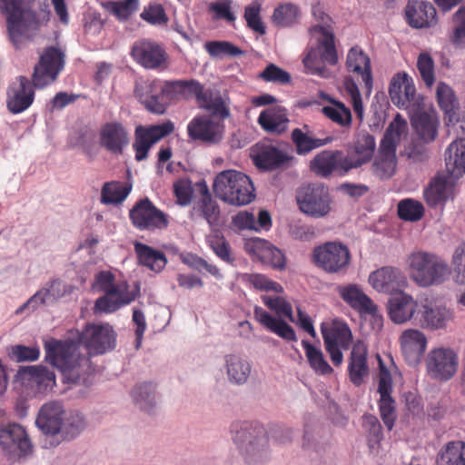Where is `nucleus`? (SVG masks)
<instances>
[{"label":"nucleus","instance_id":"nucleus-1","mask_svg":"<svg viewBox=\"0 0 465 465\" xmlns=\"http://www.w3.org/2000/svg\"><path fill=\"white\" fill-rule=\"evenodd\" d=\"M45 361L58 369L64 382L80 384L92 371L89 357L79 351V343L72 340L50 339L45 341Z\"/></svg>","mask_w":465,"mask_h":465},{"label":"nucleus","instance_id":"nucleus-2","mask_svg":"<svg viewBox=\"0 0 465 465\" xmlns=\"http://www.w3.org/2000/svg\"><path fill=\"white\" fill-rule=\"evenodd\" d=\"M34 0H0V11L6 15L10 40L19 48L25 40L32 39L49 20V13L32 10Z\"/></svg>","mask_w":465,"mask_h":465},{"label":"nucleus","instance_id":"nucleus-3","mask_svg":"<svg viewBox=\"0 0 465 465\" xmlns=\"http://www.w3.org/2000/svg\"><path fill=\"white\" fill-rule=\"evenodd\" d=\"M232 439L247 465H258L269 459L268 437L258 422L236 421L231 427Z\"/></svg>","mask_w":465,"mask_h":465},{"label":"nucleus","instance_id":"nucleus-4","mask_svg":"<svg viewBox=\"0 0 465 465\" xmlns=\"http://www.w3.org/2000/svg\"><path fill=\"white\" fill-rule=\"evenodd\" d=\"M264 304L275 313L271 315L259 306L254 308V319L264 328L286 341H297L293 328L283 319L294 322L292 304L283 297L278 295H263Z\"/></svg>","mask_w":465,"mask_h":465},{"label":"nucleus","instance_id":"nucleus-5","mask_svg":"<svg viewBox=\"0 0 465 465\" xmlns=\"http://www.w3.org/2000/svg\"><path fill=\"white\" fill-rule=\"evenodd\" d=\"M213 187L215 196L231 205H246L255 198L254 186L249 176L235 170L219 173Z\"/></svg>","mask_w":465,"mask_h":465},{"label":"nucleus","instance_id":"nucleus-6","mask_svg":"<svg viewBox=\"0 0 465 465\" xmlns=\"http://www.w3.org/2000/svg\"><path fill=\"white\" fill-rule=\"evenodd\" d=\"M321 21L322 23L314 25L312 31L320 33L322 38L318 40L316 47L309 51L303 59V64L312 74L326 78L329 76V72L325 63L335 64L338 62V55L334 45V35L330 25L331 18L322 14Z\"/></svg>","mask_w":465,"mask_h":465},{"label":"nucleus","instance_id":"nucleus-7","mask_svg":"<svg viewBox=\"0 0 465 465\" xmlns=\"http://www.w3.org/2000/svg\"><path fill=\"white\" fill-rule=\"evenodd\" d=\"M411 279L421 287L439 285L449 275L448 264L435 254L418 252L410 255Z\"/></svg>","mask_w":465,"mask_h":465},{"label":"nucleus","instance_id":"nucleus-8","mask_svg":"<svg viewBox=\"0 0 465 465\" xmlns=\"http://www.w3.org/2000/svg\"><path fill=\"white\" fill-rule=\"evenodd\" d=\"M97 288L104 295L95 301V313H110L117 311L135 299L136 294L127 292V284H115L114 276L110 272H101L95 277Z\"/></svg>","mask_w":465,"mask_h":465},{"label":"nucleus","instance_id":"nucleus-9","mask_svg":"<svg viewBox=\"0 0 465 465\" xmlns=\"http://www.w3.org/2000/svg\"><path fill=\"white\" fill-rule=\"evenodd\" d=\"M299 210L313 218H322L331 212V196L322 183H310L300 187L296 193Z\"/></svg>","mask_w":465,"mask_h":465},{"label":"nucleus","instance_id":"nucleus-10","mask_svg":"<svg viewBox=\"0 0 465 465\" xmlns=\"http://www.w3.org/2000/svg\"><path fill=\"white\" fill-rule=\"evenodd\" d=\"M0 448L8 460H17L32 453L33 444L21 425L9 423L0 428Z\"/></svg>","mask_w":465,"mask_h":465},{"label":"nucleus","instance_id":"nucleus-11","mask_svg":"<svg viewBox=\"0 0 465 465\" xmlns=\"http://www.w3.org/2000/svg\"><path fill=\"white\" fill-rule=\"evenodd\" d=\"M350 252L347 246L329 242L315 247L312 252L313 262L330 273L341 272L350 264Z\"/></svg>","mask_w":465,"mask_h":465},{"label":"nucleus","instance_id":"nucleus-12","mask_svg":"<svg viewBox=\"0 0 465 465\" xmlns=\"http://www.w3.org/2000/svg\"><path fill=\"white\" fill-rule=\"evenodd\" d=\"M64 65V52L58 47H47L40 55L32 77L35 87L42 88L53 83Z\"/></svg>","mask_w":465,"mask_h":465},{"label":"nucleus","instance_id":"nucleus-13","mask_svg":"<svg viewBox=\"0 0 465 465\" xmlns=\"http://www.w3.org/2000/svg\"><path fill=\"white\" fill-rule=\"evenodd\" d=\"M79 341L84 344L88 355H98L111 350L115 335L109 324H88L79 334Z\"/></svg>","mask_w":465,"mask_h":465},{"label":"nucleus","instance_id":"nucleus-14","mask_svg":"<svg viewBox=\"0 0 465 465\" xmlns=\"http://www.w3.org/2000/svg\"><path fill=\"white\" fill-rule=\"evenodd\" d=\"M428 373L434 379L447 381L458 370V355L449 348H436L428 353L426 359Z\"/></svg>","mask_w":465,"mask_h":465},{"label":"nucleus","instance_id":"nucleus-15","mask_svg":"<svg viewBox=\"0 0 465 465\" xmlns=\"http://www.w3.org/2000/svg\"><path fill=\"white\" fill-rule=\"evenodd\" d=\"M133 224L140 230L153 231L167 227L166 215L157 209L148 198L138 201L130 210Z\"/></svg>","mask_w":465,"mask_h":465},{"label":"nucleus","instance_id":"nucleus-16","mask_svg":"<svg viewBox=\"0 0 465 465\" xmlns=\"http://www.w3.org/2000/svg\"><path fill=\"white\" fill-rule=\"evenodd\" d=\"M369 282L379 292L391 296L402 292L407 284V279L403 272L394 267H382L369 276Z\"/></svg>","mask_w":465,"mask_h":465},{"label":"nucleus","instance_id":"nucleus-17","mask_svg":"<svg viewBox=\"0 0 465 465\" xmlns=\"http://www.w3.org/2000/svg\"><path fill=\"white\" fill-rule=\"evenodd\" d=\"M187 131L193 140L216 144L223 139V125L211 116L202 115L193 118L190 122Z\"/></svg>","mask_w":465,"mask_h":465},{"label":"nucleus","instance_id":"nucleus-18","mask_svg":"<svg viewBox=\"0 0 465 465\" xmlns=\"http://www.w3.org/2000/svg\"><path fill=\"white\" fill-rule=\"evenodd\" d=\"M173 124L171 122L150 127L138 126L135 131V142L134 147L137 161L144 160L150 147L173 131Z\"/></svg>","mask_w":465,"mask_h":465},{"label":"nucleus","instance_id":"nucleus-19","mask_svg":"<svg viewBox=\"0 0 465 465\" xmlns=\"http://www.w3.org/2000/svg\"><path fill=\"white\" fill-rule=\"evenodd\" d=\"M65 411L62 402L51 401L44 404L35 420L37 428L47 436L60 434Z\"/></svg>","mask_w":465,"mask_h":465},{"label":"nucleus","instance_id":"nucleus-20","mask_svg":"<svg viewBox=\"0 0 465 465\" xmlns=\"http://www.w3.org/2000/svg\"><path fill=\"white\" fill-rule=\"evenodd\" d=\"M381 371L379 374L378 392L380 393V412L383 423L391 430L396 418L395 401L391 396L392 391V382L390 372L385 370L382 362L380 361Z\"/></svg>","mask_w":465,"mask_h":465},{"label":"nucleus","instance_id":"nucleus-21","mask_svg":"<svg viewBox=\"0 0 465 465\" xmlns=\"http://www.w3.org/2000/svg\"><path fill=\"white\" fill-rule=\"evenodd\" d=\"M345 161L347 158L342 151L323 150L311 160L310 170L320 177L327 178L337 169L343 173L351 171V169L345 168Z\"/></svg>","mask_w":465,"mask_h":465},{"label":"nucleus","instance_id":"nucleus-22","mask_svg":"<svg viewBox=\"0 0 465 465\" xmlns=\"http://www.w3.org/2000/svg\"><path fill=\"white\" fill-rule=\"evenodd\" d=\"M417 309L418 302L403 291L391 296L387 302L389 317L396 324H402L411 320Z\"/></svg>","mask_w":465,"mask_h":465},{"label":"nucleus","instance_id":"nucleus-23","mask_svg":"<svg viewBox=\"0 0 465 465\" xmlns=\"http://www.w3.org/2000/svg\"><path fill=\"white\" fill-rule=\"evenodd\" d=\"M405 16L413 28H427L437 24L436 9L429 2L410 0L405 8Z\"/></svg>","mask_w":465,"mask_h":465},{"label":"nucleus","instance_id":"nucleus-24","mask_svg":"<svg viewBox=\"0 0 465 465\" xmlns=\"http://www.w3.org/2000/svg\"><path fill=\"white\" fill-rule=\"evenodd\" d=\"M132 397L136 407L148 414L155 413L162 403L158 386L150 381L134 386L132 390Z\"/></svg>","mask_w":465,"mask_h":465},{"label":"nucleus","instance_id":"nucleus-25","mask_svg":"<svg viewBox=\"0 0 465 465\" xmlns=\"http://www.w3.org/2000/svg\"><path fill=\"white\" fill-rule=\"evenodd\" d=\"M401 351L409 365L416 366L421 360L427 345L426 336L418 330H407L401 337Z\"/></svg>","mask_w":465,"mask_h":465},{"label":"nucleus","instance_id":"nucleus-26","mask_svg":"<svg viewBox=\"0 0 465 465\" xmlns=\"http://www.w3.org/2000/svg\"><path fill=\"white\" fill-rule=\"evenodd\" d=\"M7 94V107L14 114L26 110L35 97L31 84L24 76L19 77L18 81L10 86Z\"/></svg>","mask_w":465,"mask_h":465},{"label":"nucleus","instance_id":"nucleus-27","mask_svg":"<svg viewBox=\"0 0 465 465\" xmlns=\"http://www.w3.org/2000/svg\"><path fill=\"white\" fill-rule=\"evenodd\" d=\"M134 58L145 68H158L166 60V53L156 43L143 40L136 43L132 49Z\"/></svg>","mask_w":465,"mask_h":465},{"label":"nucleus","instance_id":"nucleus-28","mask_svg":"<svg viewBox=\"0 0 465 465\" xmlns=\"http://www.w3.org/2000/svg\"><path fill=\"white\" fill-rule=\"evenodd\" d=\"M376 147L374 137L367 132L359 134L355 142L353 152L349 153L345 157V168L355 169L369 163L372 158Z\"/></svg>","mask_w":465,"mask_h":465},{"label":"nucleus","instance_id":"nucleus-29","mask_svg":"<svg viewBox=\"0 0 465 465\" xmlns=\"http://www.w3.org/2000/svg\"><path fill=\"white\" fill-rule=\"evenodd\" d=\"M129 143L128 134L122 124L111 122L100 129V144L113 153H122Z\"/></svg>","mask_w":465,"mask_h":465},{"label":"nucleus","instance_id":"nucleus-30","mask_svg":"<svg viewBox=\"0 0 465 465\" xmlns=\"http://www.w3.org/2000/svg\"><path fill=\"white\" fill-rule=\"evenodd\" d=\"M165 91L166 87L155 81H140L135 85L134 94L148 111L161 114L164 113V105L159 99Z\"/></svg>","mask_w":465,"mask_h":465},{"label":"nucleus","instance_id":"nucleus-31","mask_svg":"<svg viewBox=\"0 0 465 465\" xmlns=\"http://www.w3.org/2000/svg\"><path fill=\"white\" fill-rule=\"evenodd\" d=\"M339 294L345 302L360 313L381 318L377 305L357 285L339 287Z\"/></svg>","mask_w":465,"mask_h":465},{"label":"nucleus","instance_id":"nucleus-32","mask_svg":"<svg viewBox=\"0 0 465 465\" xmlns=\"http://www.w3.org/2000/svg\"><path fill=\"white\" fill-rule=\"evenodd\" d=\"M389 94L392 103L398 107L408 108L410 104H417L416 89L407 74H398L393 76L389 87Z\"/></svg>","mask_w":465,"mask_h":465},{"label":"nucleus","instance_id":"nucleus-33","mask_svg":"<svg viewBox=\"0 0 465 465\" xmlns=\"http://www.w3.org/2000/svg\"><path fill=\"white\" fill-rule=\"evenodd\" d=\"M19 375L24 382L35 387L41 392L51 390L55 385L54 371L43 365L23 367Z\"/></svg>","mask_w":465,"mask_h":465},{"label":"nucleus","instance_id":"nucleus-34","mask_svg":"<svg viewBox=\"0 0 465 465\" xmlns=\"http://www.w3.org/2000/svg\"><path fill=\"white\" fill-rule=\"evenodd\" d=\"M346 66L350 72L356 73L361 76L366 88V94H370L372 90V75L369 56L359 47H352L348 53Z\"/></svg>","mask_w":465,"mask_h":465},{"label":"nucleus","instance_id":"nucleus-35","mask_svg":"<svg viewBox=\"0 0 465 465\" xmlns=\"http://www.w3.org/2000/svg\"><path fill=\"white\" fill-rule=\"evenodd\" d=\"M420 324L428 330H440L452 320V312L444 306L425 304L420 311Z\"/></svg>","mask_w":465,"mask_h":465},{"label":"nucleus","instance_id":"nucleus-36","mask_svg":"<svg viewBox=\"0 0 465 465\" xmlns=\"http://www.w3.org/2000/svg\"><path fill=\"white\" fill-rule=\"evenodd\" d=\"M367 353V347L363 342L358 341L353 345L348 369L350 380L356 386H360L363 378L369 374Z\"/></svg>","mask_w":465,"mask_h":465},{"label":"nucleus","instance_id":"nucleus-37","mask_svg":"<svg viewBox=\"0 0 465 465\" xmlns=\"http://www.w3.org/2000/svg\"><path fill=\"white\" fill-rule=\"evenodd\" d=\"M453 189L454 184L450 178L437 176L424 192L427 203L432 207L444 204L453 197Z\"/></svg>","mask_w":465,"mask_h":465},{"label":"nucleus","instance_id":"nucleus-38","mask_svg":"<svg viewBox=\"0 0 465 465\" xmlns=\"http://www.w3.org/2000/svg\"><path fill=\"white\" fill-rule=\"evenodd\" d=\"M252 158L255 165L264 170H274L291 159L287 153L271 144L259 146Z\"/></svg>","mask_w":465,"mask_h":465},{"label":"nucleus","instance_id":"nucleus-39","mask_svg":"<svg viewBox=\"0 0 465 465\" xmlns=\"http://www.w3.org/2000/svg\"><path fill=\"white\" fill-rule=\"evenodd\" d=\"M292 140L295 145L296 153L300 155H305L314 149L327 145L333 141L331 136L323 139L315 138L307 125L303 129L295 128L292 132Z\"/></svg>","mask_w":465,"mask_h":465},{"label":"nucleus","instance_id":"nucleus-40","mask_svg":"<svg viewBox=\"0 0 465 465\" xmlns=\"http://www.w3.org/2000/svg\"><path fill=\"white\" fill-rule=\"evenodd\" d=\"M258 123L267 133L282 134L288 128L289 119L286 110L278 106L261 113Z\"/></svg>","mask_w":465,"mask_h":465},{"label":"nucleus","instance_id":"nucleus-41","mask_svg":"<svg viewBox=\"0 0 465 465\" xmlns=\"http://www.w3.org/2000/svg\"><path fill=\"white\" fill-rule=\"evenodd\" d=\"M224 362L231 383L243 385L247 382L252 371V366L247 360L237 354H228L224 357Z\"/></svg>","mask_w":465,"mask_h":465},{"label":"nucleus","instance_id":"nucleus-42","mask_svg":"<svg viewBox=\"0 0 465 465\" xmlns=\"http://www.w3.org/2000/svg\"><path fill=\"white\" fill-rule=\"evenodd\" d=\"M330 445V439L321 426L305 425L302 448L308 453H323Z\"/></svg>","mask_w":465,"mask_h":465},{"label":"nucleus","instance_id":"nucleus-43","mask_svg":"<svg viewBox=\"0 0 465 465\" xmlns=\"http://www.w3.org/2000/svg\"><path fill=\"white\" fill-rule=\"evenodd\" d=\"M447 171L453 176L459 177L465 173V139L452 142L445 153Z\"/></svg>","mask_w":465,"mask_h":465},{"label":"nucleus","instance_id":"nucleus-44","mask_svg":"<svg viewBox=\"0 0 465 465\" xmlns=\"http://www.w3.org/2000/svg\"><path fill=\"white\" fill-rule=\"evenodd\" d=\"M436 95L438 104L444 111L449 123L459 122V103L451 87L443 82L439 83Z\"/></svg>","mask_w":465,"mask_h":465},{"label":"nucleus","instance_id":"nucleus-45","mask_svg":"<svg viewBox=\"0 0 465 465\" xmlns=\"http://www.w3.org/2000/svg\"><path fill=\"white\" fill-rule=\"evenodd\" d=\"M322 333L325 346H341L348 349L351 341V331L341 322H333L331 326L322 325Z\"/></svg>","mask_w":465,"mask_h":465},{"label":"nucleus","instance_id":"nucleus-46","mask_svg":"<svg viewBox=\"0 0 465 465\" xmlns=\"http://www.w3.org/2000/svg\"><path fill=\"white\" fill-rule=\"evenodd\" d=\"M134 251L139 262L150 270L159 272L167 263V259L163 252L157 251L144 243L136 242Z\"/></svg>","mask_w":465,"mask_h":465},{"label":"nucleus","instance_id":"nucleus-47","mask_svg":"<svg viewBox=\"0 0 465 465\" xmlns=\"http://www.w3.org/2000/svg\"><path fill=\"white\" fill-rule=\"evenodd\" d=\"M407 122L400 114H397L385 131L380 149L396 153V149L401 142V135L407 132Z\"/></svg>","mask_w":465,"mask_h":465},{"label":"nucleus","instance_id":"nucleus-48","mask_svg":"<svg viewBox=\"0 0 465 465\" xmlns=\"http://www.w3.org/2000/svg\"><path fill=\"white\" fill-rule=\"evenodd\" d=\"M197 103L200 108L210 111L213 116L225 119L230 115L226 102L217 90H203Z\"/></svg>","mask_w":465,"mask_h":465},{"label":"nucleus","instance_id":"nucleus-49","mask_svg":"<svg viewBox=\"0 0 465 465\" xmlns=\"http://www.w3.org/2000/svg\"><path fill=\"white\" fill-rule=\"evenodd\" d=\"M436 465H465V441L446 443L437 455Z\"/></svg>","mask_w":465,"mask_h":465},{"label":"nucleus","instance_id":"nucleus-50","mask_svg":"<svg viewBox=\"0 0 465 465\" xmlns=\"http://www.w3.org/2000/svg\"><path fill=\"white\" fill-rule=\"evenodd\" d=\"M411 124L417 134L429 143L437 135V120L427 113H418L411 118Z\"/></svg>","mask_w":465,"mask_h":465},{"label":"nucleus","instance_id":"nucleus-51","mask_svg":"<svg viewBox=\"0 0 465 465\" xmlns=\"http://www.w3.org/2000/svg\"><path fill=\"white\" fill-rule=\"evenodd\" d=\"M396 166V153L380 149L372 164V173L380 179H389L395 173Z\"/></svg>","mask_w":465,"mask_h":465},{"label":"nucleus","instance_id":"nucleus-52","mask_svg":"<svg viewBox=\"0 0 465 465\" xmlns=\"http://www.w3.org/2000/svg\"><path fill=\"white\" fill-rule=\"evenodd\" d=\"M132 189L131 184L119 182L106 183L102 188V203L105 204H117L125 200Z\"/></svg>","mask_w":465,"mask_h":465},{"label":"nucleus","instance_id":"nucleus-53","mask_svg":"<svg viewBox=\"0 0 465 465\" xmlns=\"http://www.w3.org/2000/svg\"><path fill=\"white\" fill-rule=\"evenodd\" d=\"M305 349L306 358L311 368L317 373L322 375H329L333 371V369L324 359L322 351L311 344L308 341H302Z\"/></svg>","mask_w":465,"mask_h":465},{"label":"nucleus","instance_id":"nucleus-54","mask_svg":"<svg viewBox=\"0 0 465 465\" xmlns=\"http://www.w3.org/2000/svg\"><path fill=\"white\" fill-rule=\"evenodd\" d=\"M327 99L333 104V106H324L322 109V114L342 127L350 126L352 120L350 109L341 102L334 101L329 97Z\"/></svg>","mask_w":465,"mask_h":465},{"label":"nucleus","instance_id":"nucleus-55","mask_svg":"<svg viewBox=\"0 0 465 465\" xmlns=\"http://www.w3.org/2000/svg\"><path fill=\"white\" fill-rule=\"evenodd\" d=\"M63 423L60 434L66 440L74 439L86 427L84 415L77 411H71L67 416H64Z\"/></svg>","mask_w":465,"mask_h":465},{"label":"nucleus","instance_id":"nucleus-56","mask_svg":"<svg viewBox=\"0 0 465 465\" xmlns=\"http://www.w3.org/2000/svg\"><path fill=\"white\" fill-rule=\"evenodd\" d=\"M202 193L203 198L200 202L201 215L206 220L211 227L215 226L218 224L220 219L219 205L212 199L206 186H204Z\"/></svg>","mask_w":465,"mask_h":465},{"label":"nucleus","instance_id":"nucleus-57","mask_svg":"<svg viewBox=\"0 0 465 465\" xmlns=\"http://www.w3.org/2000/svg\"><path fill=\"white\" fill-rule=\"evenodd\" d=\"M166 87H170L171 90L176 94L182 95L185 99L195 97L197 102L199 97L204 90L203 86L195 80L190 81H175L166 84Z\"/></svg>","mask_w":465,"mask_h":465},{"label":"nucleus","instance_id":"nucleus-58","mask_svg":"<svg viewBox=\"0 0 465 465\" xmlns=\"http://www.w3.org/2000/svg\"><path fill=\"white\" fill-rule=\"evenodd\" d=\"M205 49L213 58H222L226 55L235 57L244 54L242 50L227 41L207 42Z\"/></svg>","mask_w":465,"mask_h":465},{"label":"nucleus","instance_id":"nucleus-59","mask_svg":"<svg viewBox=\"0 0 465 465\" xmlns=\"http://www.w3.org/2000/svg\"><path fill=\"white\" fill-rule=\"evenodd\" d=\"M299 16L297 5L288 3L278 6L272 15V21L278 26H288L294 24Z\"/></svg>","mask_w":465,"mask_h":465},{"label":"nucleus","instance_id":"nucleus-60","mask_svg":"<svg viewBox=\"0 0 465 465\" xmlns=\"http://www.w3.org/2000/svg\"><path fill=\"white\" fill-rule=\"evenodd\" d=\"M423 213V205L412 199L402 200L398 204V214L405 221L416 222L422 217Z\"/></svg>","mask_w":465,"mask_h":465},{"label":"nucleus","instance_id":"nucleus-61","mask_svg":"<svg viewBox=\"0 0 465 465\" xmlns=\"http://www.w3.org/2000/svg\"><path fill=\"white\" fill-rule=\"evenodd\" d=\"M417 68L425 84L430 87L435 81L434 62L428 53H421L419 55Z\"/></svg>","mask_w":465,"mask_h":465},{"label":"nucleus","instance_id":"nucleus-62","mask_svg":"<svg viewBox=\"0 0 465 465\" xmlns=\"http://www.w3.org/2000/svg\"><path fill=\"white\" fill-rule=\"evenodd\" d=\"M141 18L151 25H165L168 17L163 7L158 4H151L140 15Z\"/></svg>","mask_w":465,"mask_h":465},{"label":"nucleus","instance_id":"nucleus-63","mask_svg":"<svg viewBox=\"0 0 465 465\" xmlns=\"http://www.w3.org/2000/svg\"><path fill=\"white\" fill-rule=\"evenodd\" d=\"M49 298L51 303H54L58 299L71 294L74 291V286L64 283L59 280L52 281L49 284L43 288Z\"/></svg>","mask_w":465,"mask_h":465},{"label":"nucleus","instance_id":"nucleus-64","mask_svg":"<svg viewBox=\"0 0 465 465\" xmlns=\"http://www.w3.org/2000/svg\"><path fill=\"white\" fill-rule=\"evenodd\" d=\"M451 263L456 273V282L460 284H465V243L460 244L455 249Z\"/></svg>","mask_w":465,"mask_h":465}]
</instances>
